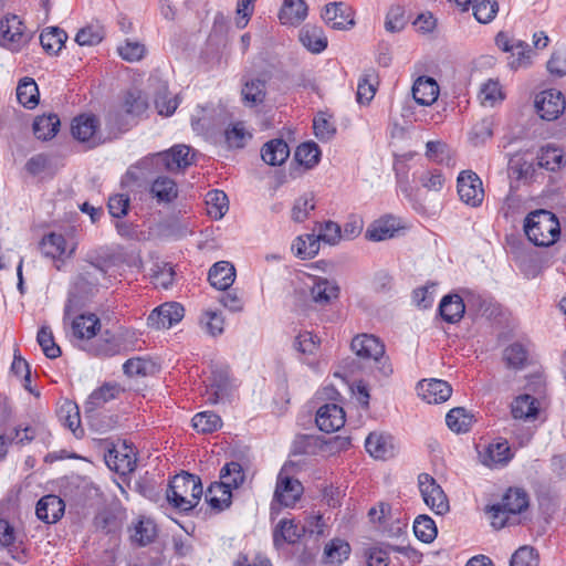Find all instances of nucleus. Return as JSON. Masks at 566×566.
<instances>
[{
	"mask_svg": "<svg viewBox=\"0 0 566 566\" xmlns=\"http://www.w3.org/2000/svg\"><path fill=\"white\" fill-rule=\"evenodd\" d=\"M202 492L200 478L184 472L175 475L170 480L166 497L171 506L180 512L187 513L199 503Z\"/></svg>",
	"mask_w": 566,
	"mask_h": 566,
	"instance_id": "1",
	"label": "nucleus"
},
{
	"mask_svg": "<svg viewBox=\"0 0 566 566\" xmlns=\"http://www.w3.org/2000/svg\"><path fill=\"white\" fill-rule=\"evenodd\" d=\"M524 231L534 245L549 247L559 238L560 227L553 212L541 209L527 214Z\"/></svg>",
	"mask_w": 566,
	"mask_h": 566,
	"instance_id": "2",
	"label": "nucleus"
},
{
	"mask_svg": "<svg viewBox=\"0 0 566 566\" xmlns=\"http://www.w3.org/2000/svg\"><path fill=\"white\" fill-rule=\"evenodd\" d=\"M138 339L133 333H123L115 335L109 331H105L99 338L92 340L82 346L83 349L96 357H113L116 355L127 354L137 348Z\"/></svg>",
	"mask_w": 566,
	"mask_h": 566,
	"instance_id": "3",
	"label": "nucleus"
},
{
	"mask_svg": "<svg viewBox=\"0 0 566 566\" xmlns=\"http://www.w3.org/2000/svg\"><path fill=\"white\" fill-rule=\"evenodd\" d=\"M530 505V496L524 489L510 488L502 496L501 503L493 504L489 509L492 525L503 528L509 524L510 514L516 515L524 512Z\"/></svg>",
	"mask_w": 566,
	"mask_h": 566,
	"instance_id": "4",
	"label": "nucleus"
},
{
	"mask_svg": "<svg viewBox=\"0 0 566 566\" xmlns=\"http://www.w3.org/2000/svg\"><path fill=\"white\" fill-rule=\"evenodd\" d=\"M97 274L105 275L104 269L95 263H91L88 266L83 268L75 276L64 307L65 317H70L78 300L91 296L97 291L99 283Z\"/></svg>",
	"mask_w": 566,
	"mask_h": 566,
	"instance_id": "5",
	"label": "nucleus"
},
{
	"mask_svg": "<svg viewBox=\"0 0 566 566\" xmlns=\"http://www.w3.org/2000/svg\"><path fill=\"white\" fill-rule=\"evenodd\" d=\"M31 38L18 15L8 13L0 19V46L19 52Z\"/></svg>",
	"mask_w": 566,
	"mask_h": 566,
	"instance_id": "6",
	"label": "nucleus"
},
{
	"mask_svg": "<svg viewBox=\"0 0 566 566\" xmlns=\"http://www.w3.org/2000/svg\"><path fill=\"white\" fill-rule=\"evenodd\" d=\"M191 148L186 145H176L167 151L159 153L151 158H145L140 165H151L158 169H165L170 172H178L192 164L190 156Z\"/></svg>",
	"mask_w": 566,
	"mask_h": 566,
	"instance_id": "7",
	"label": "nucleus"
},
{
	"mask_svg": "<svg viewBox=\"0 0 566 566\" xmlns=\"http://www.w3.org/2000/svg\"><path fill=\"white\" fill-rule=\"evenodd\" d=\"M418 486L424 503L438 515L447 513L450 509L449 501L442 488L428 473H420Z\"/></svg>",
	"mask_w": 566,
	"mask_h": 566,
	"instance_id": "8",
	"label": "nucleus"
},
{
	"mask_svg": "<svg viewBox=\"0 0 566 566\" xmlns=\"http://www.w3.org/2000/svg\"><path fill=\"white\" fill-rule=\"evenodd\" d=\"M99 120L95 115H80L71 125V132L75 139L86 143L90 148L96 147L105 142L98 132Z\"/></svg>",
	"mask_w": 566,
	"mask_h": 566,
	"instance_id": "9",
	"label": "nucleus"
},
{
	"mask_svg": "<svg viewBox=\"0 0 566 566\" xmlns=\"http://www.w3.org/2000/svg\"><path fill=\"white\" fill-rule=\"evenodd\" d=\"M458 193L460 199L471 206L479 207L484 198V190L480 177L471 171L464 170L458 177Z\"/></svg>",
	"mask_w": 566,
	"mask_h": 566,
	"instance_id": "10",
	"label": "nucleus"
},
{
	"mask_svg": "<svg viewBox=\"0 0 566 566\" xmlns=\"http://www.w3.org/2000/svg\"><path fill=\"white\" fill-rule=\"evenodd\" d=\"M185 308L176 302L164 303L151 311L147 324L155 329L170 328L184 317Z\"/></svg>",
	"mask_w": 566,
	"mask_h": 566,
	"instance_id": "11",
	"label": "nucleus"
},
{
	"mask_svg": "<svg viewBox=\"0 0 566 566\" xmlns=\"http://www.w3.org/2000/svg\"><path fill=\"white\" fill-rule=\"evenodd\" d=\"M538 115L546 120L556 119L565 109V98L557 90H547L536 98Z\"/></svg>",
	"mask_w": 566,
	"mask_h": 566,
	"instance_id": "12",
	"label": "nucleus"
},
{
	"mask_svg": "<svg viewBox=\"0 0 566 566\" xmlns=\"http://www.w3.org/2000/svg\"><path fill=\"white\" fill-rule=\"evenodd\" d=\"M345 411L336 403H325L316 411V424L321 431L335 432L345 424Z\"/></svg>",
	"mask_w": 566,
	"mask_h": 566,
	"instance_id": "13",
	"label": "nucleus"
},
{
	"mask_svg": "<svg viewBox=\"0 0 566 566\" xmlns=\"http://www.w3.org/2000/svg\"><path fill=\"white\" fill-rule=\"evenodd\" d=\"M418 395L428 403L447 401L452 394L451 386L441 379H422L417 385Z\"/></svg>",
	"mask_w": 566,
	"mask_h": 566,
	"instance_id": "14",
	"label": "nucleus"
},
{
	"mask_svg": "<svg viewBox=\"0 0 566 566\" xmlns=\"http://www.w3.org/2000/svg\"><path fill=\"white\" fill-rule=\"evenodd\" d=\"M220 480L212 483V491H221L223 494L240 488L244 480L245 473L239 462L231 461L226 463L220 470Z\"/></svg>",
	"mask_w": 566,
	"mask_h": 566,
	"instance_id": "15",
	"label": "nucleus"
},
{
	"mask_svg": "<svg viewBox=\"0 0 566 566\" xmlns=\"http://www.w3.org/2000/svg\"><path fill=\"white\" fill-rule=\"evenodd\" d=\"M322 17L327 24L337 30H346L355 24L352 8L343 2L326 4Z\"/></svg>",
	"mask_w": 566,
	"mask_h": 566,
	"instance_id": "16",
	"label": "nucleus"
},
{
	"mask_svg": "<svg viewBox=\"0 0 566 566\" xmlns=\"http://www.w3.org/2000/svg\"><path fill=\"white\" fill-rule=\"evenodd\" d=\"M350 347L361 358L378 360L385 354V345L370 334L357 335L353 338Z\"/></svg>",
	"mask_w": 566,
	"mask_h": 566,
	"instance_id": "17",
	"label": "nucleus"
},
{
	"mask_svg": "<svg viewBox=\"0 0 566 566\" xmlns=\"http://www.w3.org/2000/svg\"><path fill=\"white\" fill-rule=\"evenodd\" d=\"M303 492V486L298 480L283 475L277 476V482L274 491V500L284 506H293L300 499Z\"/></svg>",
	"mask_w": 566,
	"mask_h": 566,
	"instance_id": "18",
	"label": "nucleus"
},
{
	"mask_svg": "<svg viewBox=\"0 0 566 566\" xmlns=\"http://www.w3.org/2000/svg\"><path fill=\"white\" fill-rule=\"evenodd\" d=\"M366 451L375 459H390L396 453L392 436L384 432H371L366 438Z\"/></svg>",
	"mask_w": 566,
	"mask_h": 566,
	"instance_id": "19",
	"label": "nucleus"
},
{
	"mask_svg": "<svg viewBox=\"0 0 566 566\" xmlns=\"http://www.w3.org/2000/svg\"><path fill=\"white\" fill-rule=\"evenodd\" d=\"M481 462L491 469L505 467L513 458V452L506 440L490 443L480 453Z\"/></svg>",
	"mask_w": 566,
	"mask_h": 566,
	"instance_id": "20",
	"label": "nucleus"
},
{
	"mask_svg": "<svg viewBox=\"0 0 566 566\" xmlns=\"http://www.w3.org/2000/svg\"><path fill=\"white\" fill-rule=\"evenodd\" d=\"M71 328L73 337L83 342V346H86L96 336L97 331L101 329V322L93 313L80 314L73 318Z\"/></svg>",
	"mask_w": 566,
	"mask_h": 566,
	"instance_id": "21",
	"label": "nucleus"
},
{
	"mask_svg": "<svg viewBox=\"0 0 566 566\" xmlns=\"http://www.w3.org/2000/svg\"><path fill=\"white\" fill-rule=\"evenodd\" d=\"M64 501L54 494L41 497L36 504L35 514L39 520L50 524L57 522L64 514Z\"/></svg>",
	"mask_w": 566,
	"mask_h": 566,
	"instance_id": "22",
	"label": "nucleus"
},
{
	"mask_svg": "<svg viewBox=\"0 0 566 566\" xmlns=\"http://www.w3.org/2000/svg\"><path fill=\"white\" fill-rule=\"evenodd\" d=\"M40 250L46 256L53 260H63L74 253L75 248L67 252V242L63 234L51 232L45 234L40 242Z\"/></svg>",
	"mask_w": 566,
	"mask_h": 566,
	"instance_id": "23",
	"label": "nucleus"
},
{
	"mask_svg": "<svg viewBox=\"0 0 566 566\" xmlns=\"http://www.w3.org/2000/svg\"><path fill=\"white\" fill-rule=\"evenodd\" d=\"M306 532L305 526L294 520H281L273 531V544L281 547L283 544H295Z\"/></svg>",
	"mask_w": 566,
	"mask_h": 566,
	"instance_id": "24",
	"label": "nucleus"
},
{
	"mask_svg": "<svg viewBox=\"0 0 566 566\" xmlns=\"http://www.w3.org/2000/svg\"><path fill=\"white\" fill-rule=\"evenodd\" d=\"M208 280L213 287L227 291L235 280V269L228 261H219L209 270Z\"/></svg>",
	"mask_w": 566,
	"mask_h": 566,
	"instance_id": "25",
	"label": "nucleus"
},
{
	"mask_svg": "<svg viewBox=\"0 0 566 566\" xmlns=\"http://www.w3.org/2000/svg\"><path fill=\"white\" fill-rule=\"evenodd\" d=\"M465 312V305L459 294L444 295L439 304V314L449 324L461 321Z\"/></svg>",
	"mask_w": 566,
	"mask_h": 566,
	"instance_id": "26",
	"label": "nucleus"
},
{
	"mask_svg": "<svg viewBox=\"0 0 566 566\" xmlns=\"http://www.w3.org/2000/svg\"><path fill=\"white\" fill-rule=\"evenodd\" d=\"M290 156V147L282 138H274L265 143L261 149L263 161L270 166H280Z\"/></svg>",
	"mask_w": 566,
	"mask_h": 566,
	"instance_id": "27",
	"label": "nucleus"
},
{
	"mask_svg": "<svg viewBox=\"0 0 566 566\" xmlns=\"http://www.w3.org/2000/svg\"><path fill=\"white\" fill-rule=\"evenodd\" d=\"M412 95L419 105L429 106L439 96V85L432 77L420 76L412 86Z\"/></svg>",
	"mask_w": 566,
	"mask_h": 566,
	"instance_id": "28",
	"label": "nucleus"
},
{
	"mask_svg": "<svg viewBox=\"0 0 566 566\" xmlns=\"http://www.w3.org/2000/svg\"><path fill=\"white\" fill-rule=\"evenodd\" d=\"M340 289L336 281H331L324 277H316L311 287L312 300L324 306L329 304L333 300L338 298Z\"/></svg>",
	"mask_w": 566,
	"mask_h": 566,
	"instance_id": "29",
	"label": "nucleus"
},
{
	"mask_svg": "<svg viewBox=\"0 0 566 566\" xmlns=\"http://www.w3.org/2000/svg\"><path fill=\"white\" fill-rule=\"evenodd\" d=\"M308 7L304 0H284L279 12L282 24L298 25L307 17Z\"/></svg>",
	"mask_w": 566,
	"mask_h": 566,
	"instance_id": "30",
	"label": "nucleus"
},
{
	"mask_svg": "<svg viewBox=\"0 0 566 566\" xmlns=\"http://www.w3.org/2000/svg\"><path fill=\"white\" fill-rule=\"evenodd\" d=\"M538 411V400L528 394L517 396L511 403V413L514 419L534 420Z\"/></svg>",
	"mask_w": 566,
	"mask_h": 566,
	"instance_id": "31",
	"label": "nucleus"
},
{
	"mask_svg": "<svg viewBox=\"0 0 566 566\" xmlns=\"http://www.w3.org/2000/svg\"><path fill=\"white\" fill-rule=\"evenodd\" d=\"M536 164L526 161L522 156L515 155L509 161L507 174L512 182H531L536 172Z\"/></svg>",
	"mask_w": 566,
	"mask_h": 566,
	"instance_id": "32",
	"label": "nucleus"
},
{
	"mask_svg": "<svg viewBox=\"0 0 566 566\" xmlns=\"http://www.w3.org/2000/svg\"><path fill=\"white\" fill-rule=\"evenodd\" d=\"M59 419L62 423L73 432L76 438H81L84 434V430L81 427V416L77 405L72 401H64L57 410Z\"/></svg>",
	"mask_w": 566,
	"mask_h": 566,
	"instance_id": "33",
	"label": "nucleus"
},
{
	"mask_svg": "<svg viewBox=\"0 0 566 566\" xmlns=\"http://www.w3.org/2000/svg\"><path fill=\"white\" fill-rule=\"evenodd\" d=\"M228 374L222 370H213L211 376L208 378V385L206 389L207 401L210 403H217L220 399L228 395Z\"/></svg>",
	"mask_w": 566,
	"mask_h": 566,
	"instance_id": "34",
	"label": "nucleus"
},
{
	"mask_svg": "<svg viewBox=\"0 0 566 566\" xmlns=\"http://www.w3.org/2000/svg\"><path fill=\"white\" fill-rule=\"evenodd\" d=\"M398 230V223L395 218L386 217L373 222L366 233L365 238L369 241H384L395 235Z\"/></svg>",
	"mask_w": 566,
	"mask_h": 566,
	"instance_id": "35",
	"label": "nucleus"
},
{
	"mask_svg": "<svg viewBox=\"0 0 566 566\" xmlns=\"http://www.w3.org/2000/svg\"><path fill=\"white\" fill-rule=\"evenodd\" d=\"M350 546L340 538H334L325 545L322 562L333 566H339L349 557Z\"/></svg>",
	"mask_w": 566,
	"mask_h": 566,
	"instance_id": "36",
	"label": "nucleus"
},
{
	"mask_svg": "<svg viewBox=\"0 0 566 566\" xmlns=\"http://www.w3.org/2000/svg\"><path fill=\"white\" fill-rule=\"evenodd\" d=\"M132 543L137 546H146L157 537V526L149 518H140L129 530Z\"/></svg>",
	"mask_w": 566,
	"mask_h": 566,
	"instance_id": "37",
	"label": "nucleus"
},
{
	"mask_svg": "<svg viewBox=\"0 0 566 566\" xmlns=\"http://www.w3.org/2000/svg\"><path fill=\"white\" fill-rule=\"evenodd\" d=\"M60 118L56 114L36 116L33 122V133L38 139H52L59 132Z\"/></svg>",
	"mask_w": 566,
	"mask_h": 566,
	"instance_id": "38",
	"label": "nucleus"
},
{
	"mask_svg": "<svg viewBox=\"0 0 566 566\" xmlns=\"http://www.w3.org/2000/svg\"><path fill=\"white\" fill-rule=\"evenodd\" d=\"M300 40L313 53H321L327 46L323 30L315 25H305L300 32Z\"/></svg>",
	"mask_w": 566,
	"mask_h": 566,
	"instance_id": "39",
	"label": "nucleus"
},
{
	"mask_svg": "<svg viewBox=\"0 0 566 566\" xmlns=\"http://www.w3.org/2000/svg\"><path fill=\"white\" fill-rule=\"evenodd\" d=\"M242 99L245 106L254 107L262 104L266 96V83L260 78H253L244 83Z\"/></svg>",
	"mask_w": 566,
	"mask_h": 566,
	"instance_id": "40",
	"label": "nucleus"
},
{
	"mask_svg": "<svg viewBox=\"0 0 566 566\" xmlns=\"http://www.w3.org/2000/svg\"><path fill=\"white\" fill-rule=\"evenodd\" d=\"M18 102L27 108H34L39 104V88L31 77H23L17 86Z\"/></svg>",
	"mask_w": 566,
	"mask_h": 566,
	"instance_id": "41",
	"label": "nucleus"
},
{
	"mask_svg": "<svg viewBox=\"0 0 566 566\" xmlns=\"http://www.w3.org/2000/svg\"><path fill=\"white\" fill-rule=\"evenodd\" d=\"M66 40V32L57 27L49 28L44 30L40 35V43L43 50L51 55L57 54Z\"/></svg>",
	"mask_w": 566,
	"mask_h": 566,
	"instance_id": "42",
	"label": "nucleus"
},
{
	"mask_svg": "<svg viewBox=\"0 0 566 566\" xmlns=\"http://www.w3.org/2000/svg\"><path fill=\"white\" fill-rule=\"evenodd\" d=\"M321 244L314 233L300 235L292 244V251L302 260L314 258L319 251Z\"/></svg>",
	"mask_w": 566,
	"mask_h": 566,
	"instance_id": "43",
	"label": "nucleus"
},
{
	"mask_svg": "<svg viewBox=\"0 0 566 566\" xmlns=\"http://www.w3.org/2000/svg\"><path fill=\"white\" fill-rule=\"evenodd\" d=\"M123 391L117 384H104L95 389L88 397L86 406L90 410L102 407L107 401L115 399Z\"/></svg>",
	"mask_w": 566,
	"mask_h": 566,
	"instance_id": "44",
	"label": "nucleus"
},
{
	"mask_svg": "<svg viewBox=\"0 0 566 566\" xmlns=\"http://www.w3.org/2000/svg\"><path fill=\"white\" fill-rule=\"evenodd\" d=\"M150 192L158 202L168 203L177 198L178 188L172 179L168 177H158L154 180Z\"/></svg>",
	"mask_w": 566,
	"mask_h": 566,
	"instance_id": "45",
	"label": "nucleus"
},
{
	"mask_svg": "<svg viewBox=\"0 0 566 566\" xmlns=\"http://www.w3.org/2000/svg\"><path fill=\"white\" fill-rule=\"evenodd\" d=\"M207 213L216 219H221L228 211L229 201L224 191L222 190H210L206 196Z\"/></svg>",
	"mask_w": 566,
	"mask_h": 566,
	"instance_id": "46",
	"label": "nucleus"
},
{
	"mask_svg": "<svg viewBox=\"0 0 566 566\" xmlns=\"http://www.w3.org/2000/svg\"><path fill=\"white\" fill-rule=\"evenodd\" d=\"M473 421V416L462 407L451 409L446 416L448 427L458 433L468 432L471 429Z\"/></svg>",
	"mask_w": 566,
	"mask_h": 566,
	"instance_id": "47",
	"label": "nucleus"
},
{
	"mask_svg": "<svg viewBox=\"0 0 566 566\" xmlns=\"http://www.w3.org/2000/svg\"><path fill=\"white\" fill-rule=\"evenodd\" d=\"M565 164L563 151L556 147L547 146L541 149L537 156V168L556 171Z\"/></svg>",
	"mask_w": 566,
	"mask_h": 566,
	"instance_id": "48",
	"label": "nucleus"
},
{
	"mask_svg": "<svg viewBox=\"0 0 566 566\" xmlns=\"http://www.w3.org/2000/svg\"><path fill=\"white\" fill-rule=\"evenodd\" d=\"M413 177L428 191L439 192L446 182V177L439 169H424L420 172H415Z\"/></svg>",
	"mask_w": 566,
	"mask_h": 566,
	"instance_id": "49",
	"label": "nucleus"
},
{
	"mask_svg": "<svg viewBox=\"0 0 566 566\" xmlns=\"http://www.w3.org/2000/svg\"><path fill=\"white\" fill-rule=\"evenodd\" d=\"M415 536L423 542L431 543L438 534L437 525L429 515H419L413 522Z\"/></svg>",
	"mask_w": 566,
	"mask_h": 566,
	"instance_id": "50",
	"label": "nucleus"
},
{
	"mask_svg": "<svg viewBox=\"0 0 566 566\" xmlns=\"http://www.w3.org/2000/svg\"><path fill=\"white\" fill-rule=\"evenodd\" d=\"M224 143L229 149L243 148L252 135L245 130L243 123L232 124L224 129Z\"/></svg>",
	"mask_w": 566,
	"mask_h": 566,
	"instance_id": "51",
	"label": "nucleus"
},
{
	"mask_svg": "<svg viewBox=\"0 0 566 566\" xmlns=\"http://www.w3.org/2000/svg\"><path fill=\"white\" fill-rule=\"evenodd\" d=\"M222 426L221 418L211 411L199 412L192 418V427L199 433H212Z\"/></svg>",
	"mask_w": 566,
	"mask_h": 566,
	"instance_id": "52",
	"label": "nucleus"
},
{
	"mask_svg": "<svg viewBox=\"0 0 566 566\" xmlns=\"http://www.w3.org/2000/svg\"><path fill=\"white\" fill-rule=\"evenodd\" d=\"M294 158L300 165L310 169L318 164L321 150L315 143H303L296 148Z\"/></svg>",
	"mask_w": 566,
	"mask_h": 566,
	"instance_id": "53",
	"label": "nucleus"
},
{
	"mask_svg": "<svg viewBox=\"0 0 566 566\" xmlns=\"http://www.w3.org/2000/svg\"><path fill=\"white\" fill-rule=\"evenodd\" d=\"M36 340L41 346L43 354L50 358L55 359L61 356L62 352L60 346L55 343L53 332L49 326H42L36 335Z\"/></svg>",
	"mask_w": 566,
	"mask_h": 566,
	"instance_id": "54",
	"label": "nucleus"
},
{
	"mask_svg": "<svg viewBox=\"0 0 566 566\" xmlns=\"http://www.w3.org/2000/svg\"><path fill=\"white\" fill-rule=\"evenodd\" d=\"M315 200L313 193H304L298 197L291 210V218L295 222H304L308 217L311 211L315 209Z\"/></svg>",
	"mask_w": 566,
	"mask_h": 566,
	"instance_id": "55",
	"label": "nucleus"
},
{
	"mask_svg": "<svg viewBox=\"0 0 566 566\" xmlns=\"http://www.w3.org/2000/svg\"><path fill=\"white\" fill-rule=\"evenodd\" d=\"M527 349L521 343H513L504 349L503 359L509 367L522 369L527 360Z\"/></svg>",
	"mask_w": 566,
	"mask_h": 566,
	"instance_id": "56",
	"label": "nucleus"
},
{
	"mask_svg": "<svg viewBox=\"0 0 566 566\" xmlns=\"http://www.w3.org/2000/svg\"><path fill=\"white\" fill-rule=\"evenodd\" d=\"M472 9L473 15L480 23H489L495 18L499 3L496 0H475Z\"/></svg>",
	"mask_w": 566,
	"mask_h": 566,
	"instance_id": "57",
	"label": "nucleus"
},
{
	"mask_svg": "<svg viewBox=\"0 0 566 566\" xmlns=\"http://www.w3.org/2000/svg\"><path fill=\"white\" fill-rule=\"evenodd\" d=\"M531 50L528 43L522 40H516L514 43V51L509 56V65L512 70L526 67L531 64Z\"/></svg>",
	"mask_w": 566,
	"mask_h": 566,
	"instance_id": "58",
	"label": "nucleus"
},
{
	"mask_svg": "<svg viewBox=\"0 0 566 566\" xmlns=\"http://www.w3.org/2000/svg\"><path fill=\"white\" fill-rule=\"evenodd\" d=\"M318 227V234H316V238L318 239V243L321 244V241L329 244L335 245L337 244L342 235V229L338 223L334 221H326L324 223H316Z\"/></svg>",
	"mask_w": 566,
	"mask_h": 566,
	"instance_id": "59",
	"label": "nucleus"
},
{
	"mask_svg": "<svg viewBox=\"0 0 566 566\" xmlns=\"http://www.w3.org/2000/svg\"><path fill=\"white\" fill-rule=\"evenodd\" d=\"M123 106L127 114L138 116L147 109L148 103L140 91L134 90L126 93Z\"/></svg>",
	"mask_w": 566,
	"mask_h": 566,
	"instance_id": "60",
	"label": "nucleus"
},
{
	"mask_svg": "<svg viewBox=\"0 0 566 566\" xmlns=\"http://www.w3.org/2000/svg\"><path fill=\"white\" fill-rule=\"evenodd\" d=\"M105 36V31L101 25H87L82 28L76 36L75 41L78 45H96Z\"/></svg>",
	"mask_w": 566,
	"mask_h": 566,
	"instance_id": "61",
	"label": "nucleus"
},
{
	"mask_svg": "<svg viewBox=\"0 0 566 566\" xmlns=\"http://www.w3.org/2000/svg\"><path fill=\"white\" fill-rule=\"evenodd\" d=\"M206 501L208 502L212 510H214L218 513L222 512L226 509L230 507L232 503V491L228 489V492H224V494L221 491L214 492L212 491L211 484L207 490Z\"/></svg>",
	"mask_w": 566,
	"mask_h": 566,
	"instance_id": "62",
	"label": "nucleus"
},
{
	"mask_svg": "<svg viewBox=\"0 0 566 566\" xmlns=\"http://www.w3.org/2000/svg\"><path fill=\"white\" fill-rule=\"evenodd\" d=\"M200 322L205 324L206 332L211 336H218L223 333L224 329V319L220 312L216 311H206Z\"/></svg>",
	"mask_w": 566,
	"mask_h": 566,
	"instance_id": "63",
	"label": "nucleus"
},
{
	"mask_svg": "<svg viewBox=\"0 0 566 566\" xmlns=\"http://www.w3.org/2000/svg\"><path fill=\"white\" fill-rule=\"evenodd\" d=\"M510 566H537V555L530 546L520 547L512 556Z\"/></svg>",
	"mask_w": 566,
	"mask_h": 566,
	"instance_id": "64",
	"label": "nucleus"
}]
</instances>
